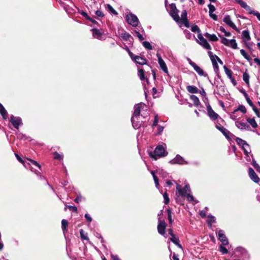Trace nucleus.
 <instances>
[{"instance_id": "f257e3e1", "label": "nucleus", "mask_w": 260, "mask_h": 260, "mask_svg": "<svg viewBox=\"0 0 260 260\" xmlns=\"http://www.w3.org/2000/svg\"><path fill=\"white\" fill-rule=\"evenodd\" d=\"M144 105L142 103H140L135 106V110L133 113V116L131 118V121L132 124L135 128H138L140 127V124L138 123V117L140 115L141 109L142 108V105Z\"/></svg>"}, {"instance_id": "f03ea898", "label": "nucleus", "mask_w": 260, "mask_h": 260, "mask_svg": "<svg viewBox=\"0 0 260 260\" xmlns=\"http://www.w3.org/2000/svg\"><path fill=\"white\" fill-rule=\"evenodd\" d=\"M162 145L157 146L153 152H151L149 153V155L151 157L156 160L158 157L166 156L168 152H166Z\"/></svg>"}, {"instance_id": "7ed1b4c3", "label": "nucleus", "mask_w": 260, "mask_h": 260, "mask_svg": "<svg viewBox=\"0 0 260 260\" xmlns=\"http://www.w3.org/2000/svg\"><path fill=\"white\" fill-rule=\"evenodd\" d=\"M170 10L169 13L174 21L179 23L181 21V19L178 15L179 11L177 9L175 4L172 3L169 5Z\"/></svg>"}, {"instance_id": "20e7f679", "label": "nucleus", "mask_w": 260, "mask_h": 260, "mask_svg": "<svg viewBox=\"0 0 260 260\" xmlns=\"http://www.w3.org/2000/svg\"><path fill=\"white\" fill-rule=\"evenodd\" d=\"M129 56L131 59L135 61L136 63L140 65L146 64L147 62V59L142 56L136 55L132 52H129Z\"/></svg>"}, {"instance_id": "39448f33", "label": "nucleus", "mask_w": 260, "mask_h": 260, "mask_svg": "<svg viewBox=\"0 0 260 260\" xmlns=\"http://www.w3.org/2000/svg\"><path fill=\"white\" fill-rule=\"evenodd\" d=\"M176 189L177 192H176V194L179 196L181 197H185L186 194H187V192H190V186L189 184H186L183 188H181V187L180 185L177 184L176 186Z\"/></svg>"}, {"instance_id": "423d86ee", "label": "nucleus", "mask_w": 260, "mask_h": 260, "mask_svg": "<svg viewBox=\"0 0 260 260\" xmlns=\"http://www.w3.org/2000/svg\"><path fill=\"white\" fill-rule=\"evenodd\" d=\"M126 21L128 24L133 26H138L139 22L138 17L132 13L126 15Z\"/></svg>"}, {"instance_id": "0eeeda50", "label": "nucleus", "mask_w": 260, "mask_h": 260, "mask_svg": "<svg viewBox=\"0 0 260 260\" xmlns=\"http://www.w3.org/2000/svg\"><path fill=\"white\" fill-rule=\"evenodd\" d=\"M198 38L199 40H197L198 43L201 45L202 46H203L204 48L208 49V50H211V47L210 45L208 43L207 40L205 39L202 36L201 34H199L198 35Z\"/></svg>"}, {"instance_id": "6e6552de", "label": "nucleus", "mask_w": 260, "mask_h": 260, "mask_svg": "<svg viewBox=\"0 0 260 260\" xmlns=\"http://www.w3.org/2000/svg\"><path fill=\"white\" fill-rule=\"evenodd\" d=\"M10 121L13 126L17 129H18L19 126L22 124L21 118L19 117H15L14 115L11 116Z\"/></svg>"}, {"instance_id": "1a4fd4ad", "label": "nucleus", "mask_w": 260, "mask_h": 260, "mask_svg": "<svg viewBox=\"0 0 260 260\" xmlns=\"http://www.w3.org/2000/svg\"><path fill=\"white\" fill-rule=\"evenodd\" d=\"M188 60L190 65L193 68L194 70L198 73L199 75L203 76L205 77L208 76L207 74H205L204 71L198 66H197L196 63L193 62L190 59L188 58Z\"/></svg>"}, {"instance_id": "9d476101", "label": "nucleus", "mask_w": 260, "mask_h": 260, "mask_svg": "<svg viewBox=\"0 0 260 260\" xmlns=\"http://www.w3.org/2000/svg\"><path fill=\"white\" fill-rule=\"evenodd\" d=\"M223 21L237 32H240V30L237 27L234 23L232 22L230 15H226L224 17Z\"/></svg>"}, {"instance_id": "9b49d317", "label": "nucleus", "mask_w": 260, "mask_h": 260, "mask_svg": "<svg viewBox=\"0 0 260 260\" xmlns=\"http://www.w3.org/2000/svg\"><path fill=\"white\" fill-rule=\"evenodd\" d=\"M207 111L208 115L212 120H215L219 117V115L212 109L210 104L207 106Z\"/></svg>"}, {"instance_id": "f8f14e48", "label": "nucleus", "mask_w": 260, "mask_h": 260, "mask_svg": "<svg viewBox=\"0 0 260 260\" xmlns=\"http://www.w3.org/2000/svg\"><path fill=\"white\" fill-rule=\"evenodd\" d=\"M218 240L221 242V244L226 245L229 244V241L226 236L224 234V231L222 230L218 232Z\"/></svg>"}, {"instance_id": "ddd939ff", "label": "nucleus", "mask_w": 260, "mask_h": 260, "mask_svg": "<svg viewBox=\"0 0 260 260\" xmlns=\"http://www.w3.org/2000/svg\"><path fill=\"white\" fill-rule=\"evenodd\" d=\"M238 111H241L242 113L245 114L247 112V110L244 105H239L238 108L232 112V113L230 116L231 118L233 120H236L237 119V117L234 115V114H235Z\"/></svg>"}, {"instance_id": "4468645a", "label": "nucleus", "mask_w": 260, "mask_h": 260, "mask_svg": "<svg viewBox=\"0 0 260 260\" xmlns=\"http://www.w3.org/2000/svg\"><path fill=\"white\" fill-rule=\"evenodd\" d=\"M167 224L164 220H160L157 225V231L159 234L164 235L165 234Z\"/></svg>"}, {"instance_id": "2eb2a0df", "label": "nucleus", "mask_w": 260, "mask_h": 260, "mask_svg": "<svg viewBox=\"0 0 260 260\" xmlns=\"http://www.w3.org/2000/svg\"><path fill=\"white\" fill-rule=\"evenodd\" d=\"M248 174L250 179L254 182L258 183L260 179L256 175L253 169L251 168H249L248 169Z\"/></svg>"}, {"instance_id": "dca6fc26", "label": "nucleus", "mask_w": 260, "mask_h": 260, "mask_svg": "<svg viewBox=\"0 0 260 260\" xmlns=\"http://www.w3.org/2000/svg\"><path fill=\"white\" fill-rule=\"evenodd\" d=\"M156 55L158 57V63L159 64L160 68L165 73H168V71L166 63L165 62V61L161 58V56L159 54H157Z\"/></svg>"}, {"instance_id": "f3484780", "label": "nucleus", "mask_w": 260, "mask_h": 260, "mask_svg": "<svg viewBox=\"0 0 260 260\" xmlns=\"http://www.w3.org/2000/svg\"><path fill=\"white\" fill-rule=\"evenodd\" d=\"M242 39L244 43H248L247 42L250 40L251 38L248 30H244L242 31Z\"/></svg>"}, {"instance_id": "a211bd4d", "label": "nucleus", "mask_w": 260, "mask_h": 260, "mask_svg": "<svg viewBox=\"0 0 260 260\" xmlns=\"http://www.w3.org/2000/svg\"><path fill=\"white\" fill-rule=\"evenodd\" d=\"M184 161V159L179 155H177L176 157L171 160L170 162L172 164H183Z\"/></svg>"}, {"instance_id": "6ab92c4d", "label": "nucleus", "mask_w": 260, "mask_h": 260, "mask_svg": "<svg viewBox=\"0 0 260 260\" xmlns=\"http://www.w3.org/2000/svg\"><path fill=\"white\" fill-rule=\"evenodd\" d=\"M0 114L4 119L8 118V113L4 107L0 103Z\"/></svg>"}, {"instance_id": "aec40b11", "label": "nucleus", "mask_w": 260, "mask_h": 260, "mask_svg": "<svg viewBox=\"0 0 260 260\" xmlns=\"http://www.w3.org/2000/svg\"><path fill=\"white\" fill-rule=\"evenodd\" d=\"M186 89L187 91L190 93H197L199 91L198 88L196 86L192 85L187 86Z\"/></svg>"}, {"instance_id": "412c9836", "label": "nucleus", "mask_w": 260, "mask_h": 260, "mask_svg": "<svg viewBox=\"0 0 260 260\" xmlns=\"http://www.w3.org/2000/svg\"><path fill=\"white\" fill-rule=\"evenodd\" d=\"M204 36L209 39L210 41H213V42H216L218 40V38L216 37V36L214 34L211 35L209 34L208 32H206L204 34Z\"/></svg>"}, {"instance_id": "4be33fe9", "label": "nucleus", "mask_w": 260, "mask_h": 260, "mask_svg": "<svg viewBox=\"0 0 260 260\" xmlns=\"http://www.w3.org/2000/svg\"><path fill=\"white\" fill-rule=\"evenodd\" d=\"M235 141L238 145L243 147V149L244 150H245L244 148L243 147L244 145L249 146L248 144H247V143L245 141L242 140V139H241L240 138H236L235 139ZM244 152H246V151L244 150Z\"/></svg>"}, {"instance_id": "5701e85b", "label": "nucleus", "mask_w": 260, "mask_h": 260, "mask_svg": "<svg viewBox=\"0 0 260 260\" xmlns=\"http://www.w3.org/2000/svg\"><path fill=\"white\" fill-rule=\"evenodd\" d=\"M237 3H238V4H239L240 5V6L242 8L246 9L247 11H248L249 12L250 11L251 8L249 6H248L247 5L246 3H245L243 0H238L237 1Z\"/></svg>"}, {"instance_id": "b1692460", "label": "nucleus", "mask_w": 260, "mask_h": 260, "mask_svg": "<svg viewBox=\"0 0 260 260\" xmlns=\"http://www.w3.org/2000/svg\"><path fill=\"white\" fill-rule=\"evenodd\" d=\"M170 240L178 247L182 248V245L179 243V240L178 238L176 237L175 235L173 236H171V238H170Z\"/></svg>"}, {"instance_id": "393cba45", "label": "nucleus", "mask_w": 260, "mask_h": 260, "mask_svg": "<svg viewBox=\"0 0 260 260\" xmlns=\"http://www.w3.org/2000/svg\"><path fill=\"white\" fill-rule=\"evenodd\" d=\"M247 121L251 125L253 128H256L258 126V125L255 121L254 118H247Z\"/></svg>"}, {"instance_id": "a878e982", "label": "nucleus", "mask_w": 260, "mask_h": 260, "mask_svg": "<svg viewBox=\"0 0 260 260\" xmlns=\"http://www.w3.org/2000/svg\"><path fill=\"white\" fill-rule=\"evenodd\" d=\"M191 101L193 102V104L195 106L198 107L200 104L199 99L194 95H191L190 97Z\"/></svg>"}, {"instance_id": "bb28decb", "label": "nucleus", "mask_w": 260, "mask_h": 260, "mask_svg": "<svg viewBox=\"0 0 260 260\" xmlns=\"http://www.w3.org/2000/svg\"><path fill=\"white\" fill-rule=\"evenodd\" d=\"M68 225L69 222L67 220L63 219L61 220V227L63 233L67 232Z\"/></svg>"}, {"instance_id": "cd10ccee", "label": "nucleus", "mask_w": 260, "mask_h": 260, "mask_svg": "<svg viewBox=\"0 0 260 260\" xmlns=\"http://www.w3.org/2000/svg\"><path fill=\"white\" fill-rule=\"evenodd\" d=\"M91 31L93 33V36L94 37H96L97 38H100L102 34L100 32V30L97 28H92Z\"/></svg>"}, {"instance_id": "c85d7f7f", "label": "nucleus", "mask_w": 260, "mask_h": 260, "mask_svg": "<svg viewBox=\"0 0 260 260\" xmlns=\"http://www.w3.org/2000/svg\"><path fill=\"white\" fill-rule=\"evenodd\" d=\"M223 69H224L225 73L227 75L229 79L232 78L233 77L232 75L233 74L232 71L231 70L229 69V68H228L226 66H223Z\"/></svg>"}, {"instance_id": "c756f323", "label": "nucleus", "mask_w": 260, "mask_h": 260, "mask_svg": "<svg viewBox=\"0 0 260 260\" xmlns=\"http://www.w3.org/2000/svg\"><path fill=\"white\" fill-rule=\"evenodd\" d=\"M145 71L143 69L138 70V76L141 81H144L146 79L144 74Z\"/></svg>"}, {"instance_id": "7c9ffc66", "label": "nucleus", "mask_w": 260, "mask_h": 260, "mask_svg": "<svg viewBox=\"0 0 260 260\" xmlns=\"http://www.w3.org/2000/svg\"><path fill=\"white\" fill-rule=\"evenodd\" d=\"M240 53L241 55L248 61H250L251 60V58L250 56L246 52V51L243 49L240 50Z\"/></svg>"}, {"instance_id": "2f4dec72", "label": "nucleus", "mask_w": 260, "mask_h": 260, "mask_svg": "<svg viewBox=\"0 0 260 260\" xmlns=\"http://www.w3.org/2000/svg\"><path fill=\"white\" fill-rule=\"evenodd\" d=\"M243 79L246 84L249 85V75L247 72H245L243 74Z\"/></svg>"}, {"instance_id": "473e14b6", "label": "nucleus", "mask_w": 260, "mask_h": 260, "mask_svg": "<svg viewBox=\"0 0 260 260\" xmlns=\"http://www.w3.org/2000/svg\"><path fill=\"white\" fill-rule=\"evenodd\" d=\"M222 134L225 136V137L227 139H230V135L231 134V133L230 131H229L228 129H226L225 128L223 127L222 129L220 131Z\"/></svg>"}, {"instance_id": "72a5a7b5", "label": "nucleus", "mask_w": 260, "mask_h": 260, "mask_svg": "<svg viewBox=\"0 0 260 260\" xmlns=\"http://www.w3.org/2000/svg\"><path fill=\"white\" fill-rule=\"evenodd\" d=\"M167 212L168 214V219L169 220V223L170 224H172L173 220L172 218V211L170 209H167Z\"/></svg>"}, {"instance_id": "f704fd0d", "label": "nucleus", "mask_w": 260, "mask_h": 260, "mask_svg": "<svg viewBox=\"0 0 260 260\" xmlns=\"http://www.w3.org/2000/svg\"><path fill=\"white\" fill-rule=\"evenodd\" d=\"M53 158L54 159H57L59 160H62L63 158V156L62 155L60 154L57 152H54L53 153Z\"/></svg>"}, {"instance_id": "c9c22d12", "label": "nucleus", "mask_w": 260, "mask_h": 260, "mask_svg": "<svg viewBox=\"0 0 260 260\" xmlns=\"http://www.w3.org/2000/svg\"><path fill=\"white\" fill-rule=\"evenodd\" d=\"M239 125H240L241 127L237 125V127L239 128H241V129H250V126L246 123H245V122H240L239 123Z\"/></svg>"}, {"instance_id": "e433bc0d", "label": "nucleus", "mask_w": 260, "mask_h": 260, "mask_svg": "<svg viewBox=\"0 0 260 260\" xmlns=\"http://www.w3.org/2000/svg\"><path fill=\"white\" fill-rule=\"evenodd\" d=\"M215 73L219 72V69L216 59L211 60Z\"/></svg>"}, {"instance_id": "4c0bfd02", "label": "nucleus", "mask_w": 260, "mask_h": 260, "mask_svg": "<svg viewBox=\"0 0 260 260\" xmlns=\"http://www.w3.org/2000/svg\"><path fill=\"white\" fill-rule=\"evenodd\" d=\"M219 37L221 38V42L223 44H224L225 46H230V41L227 39L226 38L222 37L221 35H219Z\"/></svg>"}, {"instance_id": "58836bf2", "label": "nucleus", "mask_w": 260, "mask_h": 260, "mask_svg": "<svg viewBox=\"0 0 260 260\" xmlns=\"http://www.w3.org/2000/svg\"><path fill=\"white\" fill-rule=\"evenodd\" d=\"M230 47L232 48L233 49H236L238 48L237 44L236 43V40L232 39L230 41Z\"/></svg>"}, {"instance_id": "ea45409f", "label": "nucleus", "mask_w": 260, "mask_h": 260, "mask_svg": "<svg viewBox=\"0 0 260 260\" xmlns=\"http://www.w3.org/2000/svg\"><path fill=\"white\" fill-rule=\"evenodd\" d=\"M79 233H80L81 238L82 240H88V241L89 240V238H88V237L86 235L87 234H84V231L83 229H80L79 231Z\"/></svg>"}, {"instance_id": "a19ab883", "label": "nucleus", "mask_w": 260, "mask_h": 260, "mask_svg": "<svg viewBox=\"0 0 260 260\" xmlns=\"http://www.w3.org/2000/svg\"><path fill=\"white\" fill-rule=\"evenodd\" d=\"M142 44H143V46L146 49H147L148 50H152V45L150 44V43L149 42H148V41H144L142 43Z\"/></svg>"}, {"instance_id": "79ce46f5", "label": "nucleus", "mask_w": 260, "mask_h": 260, "mask_svg": "<svg viewBox=\"0 0 260 260\" xmlns=\"http://www.w3.org/2000/svg\"><path fill=\"white\" fill-rule=\"evenodd\" d=\"M121 37L123 40L127 41L131 36L128 33L124 32L121 34Z\"/></svg>"}, {"instance_id": "37998d69", "label": "nucleus", "mask_w": 260, "mask_h": 260, "mask_svg": "<svg viewBox=\"0 0 260 260\" xmlns=\"http://www.w3.org/2000/svg\"><path fill=\"white\" fill-rule=\"evenodd\" d=\"M191 30L193 32H198L200 34V29L197 25H193L191 26Z\"/></svg>"}, {"instance_id": "c03bdc74", "label": "nucleus", "mask_w": 260, "mask_h": 260, "mask_svg": "<svg viewBox=\"0 0 260 260\" xmlns=\"http://www.w3.org/2000/svg\"><path fill=\"white\" fill-rule=\"evenodd\" d=\"M224 246V245L221 244L219 246V251L223 254H225L228 253V250Z\"/></svg>"}, {"instance_id": "a18cd8bd", "label": "nucleus", "mask_w": 260, "mask_h": 260, "mask_svg": "<svg viewBox=\"0 0 260 260\" xmlns=\"http://www.w3.org/2000/svg\"><path fill=\"white\" fill-rule=\"evenodd\" d=\"M106 7L108 9L109 11L111 13L114 15L118 14V13L113 9V8L110 4H107Z\"/></svg>"}, {"instance_id": "49530a36", "label": "nucleus", "mask_w": 260, "mask_h": 260, "mask_svg": "<svg viewBox=\"0 0 260 260\" xmlns=\"http://www.w3.org/2000/svg\"><path fill=\"white\" fill-rule=\"evenodd\" d=\"M208 219L207 221V223L210 226H211V224L212 223L215 222V219L214 216L210 215V216H208Z\"/></svg>"}, {"instance_id": "de8ad7c7", "label": "nucleus", "mask_w": 260, "mask_h": 260, "mask_svg": "<svg viewBox=\"0 0 260 260\" xmlns=\"http://www.w3.org/2000/svg\"><path fill=\"white\" fill-rule=\"evenodd\" d=\"M252 165L254 168V169H256L257 172L260 173V166L256 162V161L253 160L252 162Z\"/></svg>"}, {"instance_id": "09e8293b", "label": "nucleus", "mask_w": 260, "mask_h": 260, "mask_svg": "<svg viewBox=\"0 0 260 260\" xmlns=\"http://www.w3.org/2000/svg\"><path fill=\"white\" fill-rule=\"evenodd\" d=\"M250 14H253L255 16L257 19L260 21V13L258 12L254 11L253 10H250L249 12Z\"/></svg>"}, {"instance_id": "8fccbe9b", "label": "nucleus", "mask_w": 260, "mask_h": 260, "mask_svg": "<svg viewBox=\"0 0 260 260\" xmlns=\"http://www.w3.org/2000/svg\"><path fill=\"white\" fill-rule=\"evenodd\" d=\"M163 196H164V203L166 205H167L168 204H169V203L170 202V199H169L168 194L167 192H165L163 194Z\"/></svg>"}, {"instance_id": "3c124183", "label": "nucleus", "mask_w": 260, "mask_h": 260, "mask_svg": "<svg viewBox=\"0 0 260 260\" xmlns=\"http://www.w3.org/2000/svg\"><path fill=\"white\" fill-rule=\"evenodd\" d=\"M252 110L254 112L256 115L258 117L260 118V110L257 108L255 106H254L252 108Z\"/></svg>"}, {"instance_id": "603ef678", "label": "nucleus", "mask_w": 260, "mask_h": 260, "mask_svg": "<svg viewBox=\"0 0 260 260\" xmlns=\"http://www.w3.org/2000/svg\"><path fill=\"white\" fill-rule=\"evenodd\" d=\"M180 22H181L185 25V26L186 27L189 28L190 27V25L189 24V22H188L187 18L181 20Z\"/></svg>"}, {"instance_id": "864d4df0", "label": "nucleus", "mask_w": 260, "mask_h": 260, "mask_svg": "<svg viewBox=\"0 0 260 260\" xmlns=\"http://www.w3.org/2000/svg\"><path fill=\"white\" fill-rule=\"evenodd\" d=\"M28 160L34 165L38 167L39 169H41V165L36 160H34L32 159L29 158Z\"/></svg>"}, {"instance_id": "5fc2aeb1", "label": "nucleus", "mask_w": 260, "mask_h": 260, "mask_svg": "<svg viewBox=\"0 0 260 260\" xmlns=\"http://www.w3.org/2000/svg\"><path fill=\"white\" fill-rule=\"evenodd\" d=\"M208 8L209 9V13H213L214 11H215V7L211 4L208 5Z\"/></svg>"}, {"instance_id": "6e6d98bb", "label": "nucleus", "mask_w": 260, "mask_h": 260, "mask_svg": "<svg viewBox=\"0 0 260 260\" xmlns=\"http://www.w3.org/2000/svg\"><path fill=\"white\" fill-rule=\"evenodd\" d=\"M187 14L186 11L185 10H183L182 12L181 15V20L187 19Z\"/></svg>"}, {"instance_id": "4d7b16f0", "label": "nucleus", "mask_w": 260, "mask_h": 260, "mask_svg": "<svg viewBox=\"0 0 260 260\" xmlns=\"http://www.w3.org/2000/svg\"><path fill=\"white\" fill-rule=\"evenodd\" d=\"M68 208H69V209L71 211H72L74 212H76V213H77L78 212V209H77V208L75 206H68Z\"/></svg>"}, {"instance_id": "13d9d810", "label": "nucleus", "mask_w": 260, "mask_h": 260, "mask_svg": "<svg viewBox=\"0 0 260 260\" xmlns=\"http://www.w3.org/2000/svg\"><path fill=\"white\" fill-rule=\"evenodd\" d=\"M245 99H246V100L247 103L251 108L255 106L253 104L252 102L251 101V100L250 99V98L248 96L246 97Z\"/></svg>"}, {"instance_id": "bf43d9fd", "label": "nucleus", "mask_w": 260, "mask_h": 260, "mask_svg": "<svg viewBox=\"0 0 260 260\" xmlns=\"http://www.w3.org/2000/svg\"><path fill=\"white\" fill-rule=\"evenodd\" d=\"M135 33L140 41H142L143 40H144V38L143 37V36L139 31L136 30Z\"/></svg>"}, {"instance_id": "052dcab7", "label": "nucleus", "mask_w": 260, "mask_h": 260, "mask_svg": "<svg viewBox=\"0 0 260 260\" xmlns=\"http://www.w3.org/2000/svg\"><path fill=\"white\" fill-rule=\"evenodd\" d=\"M15 155L17 158V160L22 164H24V161L22 159V158L17 153H15Z\"/></svg>"}, {"instance_id": "680f3d73", "label": "nucleus", "mask_w": 260, "mask_h": 260, "mask_svg": "<svg viewBox=\"0 0 260 260\" xmlns=\"http://www.w3.org/2000/svg\"><path fill=\"white\" fill-rule=\"evenodd\" d=\"M209 56L211 60H214L217 56L216 55H213V53L211 51L208 52Z\"/></svg>"}, {"instance_id": "e2e57ef3", "label": "nucleus", "mask_w": 260, "mask_h": 260, "mask_svg": "<svg viewBox=\"0 0 260 260\" xmlns=\"http://www.w3.org/2000/svg\"><path fill=\"white\" fill-rule=\"evenodd\" d=\"M95 14L99 16V17H103L105 15L104 14V13H103L102 11H100V10H97L95 12Z\"/></svg>"}, {"instance_id": "0e129e2a", "label": "nucleus", "mask_w": 260, "mask_h": 260, "mask_svg": "<svg viewBox=\"0 0 260 260\" xmlns=\"http://www.w3.org/2000/svg\"><path fill=\"white\" fill-rule=\"evenodd\" d=\"M80 13L81 14V15L82 16L84 17L87 20L90 19V17L88 15L87 13L82 11L81 12H80Z\"/></svg>"}, {"instance_id": "69168bd1", "label": "nucleus", "mask_w": 260, "mask_h": 260, "mask_svg": "<svg viewBox=\"0 0 260 260\" xmlns=\"http://www.w3.org/2000/svg\"><path fill=\"white\" fill-rule=\"evenodd\" d=\"M158 122V118L157 115H156L154 117V119L152 124V127L154 126H156L157 125V123Z\"/></svg>"}, {"instance_id": "338daca9", "label": "nucleus", "mask_w": 260, "mask_h": 260, "mask_svg": "<svg viewBox=\"0 0 260 260\" xmlns=\"http://www.w3.org/2000/svg\"><path fill=\"white\" fill-rule=\"evenodd\" d=\"M153 179L156 187L159 185L158 178L156 175H153Z\"/></svg>"}, {"instance_id": "774afa93", "label": "nucleus", "mask_w": 260, "mask_h": 260, "mask_svg": "<svg viewBox=\"0 0 260 260\" xmlns=\"http://www.w3.org/2000/svg\"><path fill=\"white\" fill-rule=\"evenodd\" d=\"M111 258L112 260H121L118 255H114L113 254H111L110 255Z\"/></svg>"}]
</instances>
